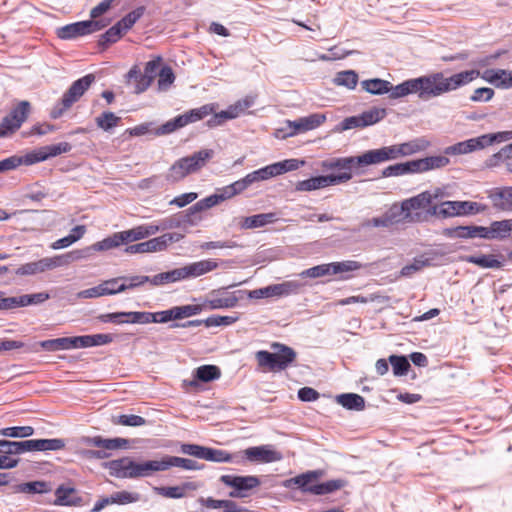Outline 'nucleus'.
I'll return each mask as SVG.
<instances>
[{
	"label": "nucleus",
	"mask_w": 512,
	"mask_h": 512,
	"mask_svg": "<svg viewBox=\"0 0 512 512\" xmlns=\"http://www.w3.org/2000/svg\"><path fill=\"white\" fill-rule=\"evenodd\" d=\"M166 461H167V470H169L171 467H179L184 470L200 469V465L198 464V462H196L195 460H192V459L166 455Z\"/></svg>",
	"instance_id": "51"
},
{
	"label": "nucleus",
	"mask_w": 512,
	"mask_h": 512,
	"mask_svg": "<svg viewBox=\"0 0 512 512\" xmlns=\"http://www.w3.org/2000/svg\"><path fill=\"white\" fill-rule=\"evenodd\" d=\"M121 281L117 284L118 293L124 292L128 289H133L148 283L149 276L136 275V276H123L120 277Z\"/></svg>",
	"instance_id": "47"
},
{
	"label": "nucleus",
	"mask_w": 512,
	"mask_h": 512,
	"mask_svg": "<svg viewBox=\"0 0 512 512\" xmlns=\"http://www.w3.org/2000/svg\"><path fill=\"white\" fill-rule=\"evenodd\" d=\"M442 195L440 189L424 191L416 196L402 201L408 223H422L427 221L432 212V201Z\"/></svg>",
	"instance_id": "3"
},
{
	"label": "nucleus",
	"mask_w": 512,
	"mask_h": 512,
	"mask_svg": "<svg viewBox=\"0 0 512 512\" xmlns=\"http://www.w3.org/2000/svg\"><path fill=\"white\" fill-rule=\"evenodd\" d=\"M275 213H262L256 214L248 217H241L238 219V226L240 229H255L264 227L267 224L273 223L276 221Z\"/></svg>",
	"instance_id": "26"
},
{
	"label": "nucleus",
	"mask_w": 512,
	"mask_h": 512,
	"mask_svg": "<svg viewBox=\"0 0 512 512\" xmlns=\"http://www.w3.org/2000/svg\"><path fill=\"white\" fill-rule=\"evenodd\" d=\"M17 491L30 494H46L52 491V487L45 481H32L20 484Z\"/></svg>",
	"instance_id": "46"
},
{
	"label": "nucleus",
	"mask_w": 512,
	"mask_h": 512,
	"mask_svg": "<svg viewBox=\"0 0 512 512\" xmlns=\"http://www.w3.org/2000/svg\"><path fill=\"white\" fill-rule=\"evenodd\" d=\"M220 481L225 485L232 487L233 490L229 493L232 498L246 497V492L259 486L260 480L256 476H236V475H222Z\"/></svg>",
	"instance_id": "11"
},
{
	"label": "nucleus",
	"mask_w": 512,
	"mask_h": 512,
	"mask_svg": "<svg viewBox=\"0 0 512 512\" xmlns=\"http://www.w3.org/2000/svg\"><path fill=\"white\" fill-rule=\"evenodd\" d=\"M218 267V263L215 260L207 259L198 262H193L188 265L181 267L183 278H196L207 274Z\"/></svg>",
	"instance_id": "24"
},
{
	"label": "nucleus",
	"mask_w": 512,
	"mask_h": 512,
	"mask_svg": "<svg viewBox=\"0 0 512 512\" xmlns=\"http://www.w3.org/2000/svg\"><path fill=\"white\" fill-rule=\"evenodd\" d=\"M70 338V350L79 348H89L96 346H103L113 341L111 334H93L74 336Z\"/></svg>",
	"instance_id": "22"
},
{
	"label": "nucleus",
	"mask_w": 512,
	"mask_h": 512,
	"mask_svg": "<svg viewBox=\"0 0 512 512\" xmlns=\"http://www.w3.org/2000/svg\"><path fill=\"white\" fill-rule=\"evenodd\" d=\"M183 237L184 236L180 233H167L145 241L146 252L152 253L163 251L168 247L169 244L179 242L181 239H183Z\"/></svg>",
	"instance_id": "29"
},
{
	"label": "nucleus",
	"mask_w": 512,
	"mask_h": 512,
	"mask_svg": "<svg viewBox=\"0 0 512 512\" xmlns=\"http://www.w3.org/2000/svg\"><path fill=\"white\" fill-rule=\"evenodd\" d=\"M196 486L193 483H185L182 486L173 487H155L154 491L166 498L179 499L186 496L187 490H195Z\"/></svg>",
	"instance_id": "36"
},
{
	"label": "nucleus",
	"mask_w": 512,
	"mask_h": 512,
	"mask_svg": "<svg viewBox=\"0 0 512 512\" xmlns=\"http://www.w3.org/2000/svg\"><path fill=\"white\" fill-rule=\"evenodd\" d=\"M72 262L70 252H68L63 255L46 257L35 262L23 264L16 269L15 273L19 276H31L57 267L69 265Z\"/></svg>",
	"instance_id": "7"
},
{
	"label": "nucleus",
	"mask_w": 512,
	"mask_h": 512,
	"mask_svg": "<svg viewBox=\"0 0 512 512\" xmlns=\"http://www.w3.org/2000/svg\"><path fill=\"white\" fill-rule=\"evenodd\" d=\"M464 259L466 262L473 263L481 268L498 269V268L502 267V262L499 261L492 254L470 255V256H466Z\"/></svg>",
	"instance_id": "39"
},
{
	"label": "nucleus",
	"mask_w": 512,
	"mask_h": 512,
	"mask_svg": "<svg viewBox=\"0 0 512 512\" xmlns=\"http://www.w3.org/2000/svg\"><path fill=\"white\" fill-rule=\"evenodd\" d=\"M120 281L121 278L105 280L97 286L80 291L77 294V297L82 299H90L118 294L117 284Z\"/></svg>",
	"instance_id": "19"
},
{
	"label": "nucleus",
	"mask_w": 512,
	"mask_h": 512,
	"mask_svg": "<svg viewBox=\"0 0 512 512\" xmlns=\"http://www.w3.org/2000/svg\"><path fill=\"white\" fill-rule=\"evenodd\" d=\"M321 166L325 170L339 169L342 172H351L352 167L357 166L356 156L326 160Z\"/></svg>",
	"instance_id": "38"
},
{
	"label": "nucleus",
	"mask_w": 512,
	"mask_h": 512,
	"mask_svg": "<svg viewBox=\"0 0 512 512\" xmlns=\"http://www.w3.org/2000/svg\"><path fill=\"white\" fill-rule=\"evenodd\" d=\"M148 323H167L176 320L174 307L159 312H147Z\"/></svg>",
	"instance_id": "63"
},
{
	"label": "nucleus",
	"mask_w": 512,
	"mask_h": 512,
	"mask_svg": "<svg viewBox=\"0 0 512 512\" xmlns=\"http://www.w3.org/2000/svg\"><path fill=\"white\" fill-rule=\"evenodd\" d=\"M493 239L502 240L512 232V219L494 221L491 223Z\"/></svg>",
	"instance_id": "50"
},
{
	"label": "nucleus",
	"mask_w": 512,
	"mask_h": 512,
	"mask_svg": "<svg viewBox=\"0 0 512 512\" xmlns=\"http://www.w3.org/2000/svg\"><path fill=\"white\" fill-rule=\"evenodd\" d=\"M428 146L429 142L426 139L418 138L405 143L390 145V149L393 160H397L423 151Z\"/></svg>",
	"instance_id": "20"
},
{
	"label": "nucleus",
	"mask_w": 512,
	"mask_h": 512,
	"mask_svg": "<svg viewBox=\"0 0 512 512\" xmlns=\"http://www.w3.org/2000/svg\"><path fill=\"white\" fill-rule=\"evenodd\" d=\"M255 103V96L247 95L244 98L236 101L228 106L226 110L218 113L215 111L212 118L207 121L209 127H217L223 125L226 121L236 119L246 112L247 109L252 107Z\"/></svg>",
	"instance_id": "9"
},
{
	"label": "nucleus",
	"mask_w": 512,
	"mask_h": 512,
	"mask_svg": "<svg viewBox=\"0 0 512 512\" xmlns=\"http://www.w3.org/2000/svg\"><path fill=\"white\" fill-rule=\"evenodd\" d=\"M95 121L99 128L108 131L118 125L120 118L113 112L107 111L98 116Z\"/></svg>",
	"instance_id": "58"
},
{
	"label": "nucleus",
	"mask_w": 512,
	"mask_h": 512,
	"mask_svg": "<svg viewBox=\"0 0 512 512\" xmlns=\"http://www.w3.org/2000/svg\"><path fill=\"white\" fill-rule=\"evenodd\" d=\"M325 120L326 116L318 113L301 117L294 121L288 120L286 125L289 128V132H287L285 136H294L298 133L313 130L319 127Z\"/></svg>",
	"instance_id": "13"
},
{
	"label": "nucleus",
	"mask_w": 512,
	"mask_h": 512,
	"mask_svg": "<svg viewBox=\"0 0 512 512\" xmlns=\"http://www.w3.org/2000/svg\"><path fill=\"white\" fill-rule=\"evenodd\" d=\"M385 214L390 225L399 223H408L406 212L402 202L392 204L386 211Z\"/></svg>",
	"instance_id": "48"
},
{
	"label": "nucleus",
	"mask_w": 512,
	"mask_h": 512,
	"mask_svg": "<svg viewBox=\"0 0 512 512\" xmlns=\"http://www.w3.org/2000/svg\"><path fill=\"white\" fill-rule=\"evenodd\" d=\"M34 429L31 426L7 427L0 431V435L13 438H25L33 435Z\"/></svg>",
	"instance_id": "60"
},
{
	"label": "nucleus",
	"mask_w": 512,
	"mask_h": 512,
	"mask_svg": "<svg viewBox=\"0 0 512 512\" xmlns=\"http://www.w3.org/2000/svg\"><path fill=\"white\" fill-rule=\"evenodd\" d=\"M363 127L374 125L381 121L386 116L384 108H372L360 114Z\"/></svg>",
	"instance_id": "53"
},
{
	"label": "nucleus",
	"mask_w": 512,
	"mask_h": 512,
	"mask_svg": "<svg viewBox=\"0 0 512 512\" xmlns=\"http://www.w3.org/2000/svg\"><path fill=\"white\" fill-rule=\"evenodd\" d=\"M475 70L462 71L446 77L442 72H435L418 78L408 79L396 86L391 84L389 97L398 99L410 94H417L419 99L427 101L443 94L457 90L477 79Z\"/></svg>",
	"instance_id": "1"
},
{
	"label": "nucleus",
	"mask_w": 512,
	"mask_h": 512,
	"mask_svg": "<svg viewBox=\"0 0 512 512\" xmlns=\"http://www.w3.org/2000/svg\"><path fill=\"white\" fill-rule=\"evenodd\" d=\"M415 173H417L415 160H411L405 163H397L394 165L387 166L386 168L383 169L382 176L392 177Z\"/></svg>",
	"instance_id": "34"
},
{
	"label": "nucleus",
	"mask_w": 512,
	"mask_h": 512,
	"mask_svg": "<svg viewBox=\"0 0 512 512\" xmlns=\"http://www.w3.org/2000/svg\"><path fill=\"white\" fill-rule=\"evenodd\" d=\"M240 297L237 296V292H221L216 294L212 292L203 304L204 309L215 310V309H226L233 308L237 305Z\"/></svg>",
	"instance_id": "18"
},
{
	"label": "nucleus",
	"mask_w": 512,
	"mask_h": 512,
	"mask_svg": "<svg viewBox=\"0 0 512 512\" xmlns=\"http://www.w3.org/2000/svg\"><path fill=\"white\" fill-rule=\"evenodd\" d=\"M459 212V201H444L439 205L432 206V212L430 214L448 218L460 216Z\"/></svg>",
	"instance_id": "42"
},
{
	"label": "nucleus",
	"mask_w": 512,
	"mask_h": 512,
	"mask_svg": "<svg viewBox=\"0 0 512 512\" xmlns=\"http://www.w3.org/2000/svg\"><path fill=\"white\" fill-rule=\"evenodd\" d=\"M218 105L215 103L205 104L199 108L192 109L182 115L173 118L176 129L185 127L190 123L197 122L216 111Z\"/></svg>",
	"instance_id": "15"
},
{
	"label": "nucleus",
	"mask_w": 512,
	"mask_h": 512,
	"mask_svg": "<svg viewBox=\"0 0 512 512\" xmlns=\"http://www.w3.org/2000/svg\"><path fill=\"white\" fill-rule=\"evenodd\" d=\"M489 198L494 208L501 211H512V187L497 188Z\"/></svg>",
	"instance_id": "28"
},
{
	"label": "nucleus",
	"mask_w": 512,
	"mask_h": 512,
	"mask_svg": "<svg viewBox=\"0 0 512 512\" xmlns=\"http://www.w3.org/2000/svg\"><path fill=\"white\" fill-rule=\"evenodd\" d=\"M322 471H309L298 475V480H296V486L300 488L303 492L310 493V489L313 488L316 481L322 476Z\"/></svg>",
	"instance_id": "49"
},
{
	"label": "nucleus",
	"mask_w": 512,
	"mask_h": 512,
	"mask_svg": "<svg viewBox=\"0 0 512 512\" xmlns=\"http://www.w3.org/2000/svg\"><path fill=\"white\" fill-rule=\"evenodd\" d=\"M213 155V150L202 149L194 152L189 156L178 159L171 165L168 172L166 173V180L170 183H176L191 174L199 172L203 167L206 166Z\"/></svg>",
	"instance_id": "2"
},
{
	"label": "nucleus",
	"mask_w": 512,
	"mask_h": 512,
	"mask_svg": "<svg viewBox=\"0 0 512 512\" xmlns=\"http://www.w3.org/2000/svg\"><path fill=\"white\" fill-rule=\"evenodd\" d=\"M123 245L122 236L120 232H115L111 236L98 241L91 246L83 249L73 250L70 252L72 261H79L81 259L89 258L94 251H107Z\"/></svg>",
	"instance_id": "12"
},
{
	"label": "nucleus",
	"mask_w": 512,
	"mask_h": 512,
	"mask_svg": "<svg viewBox=\"0 0 512 512\" xmlns=\"http://www.w3.org/2000/svg\"><path fill=\"white\" fill-rule=\"evenodd\" d=\"M175 81L173 70L169 66H164L158 73V88L161 91H167Z\"/></svg>",
	"instance_id": "57"
},
{
	"label": "nucleus",
	"mask_w": 512,
	"mask_h": 512,
	"mask_svg": "<svg viewBox=\"0 0 512 512\" xmlns=\"http://www.w3.org/2000/svg\"><path fill=\"white\" fill-rule=\"evenodd\" d=\"M272 348L274 352L261 350L256 353L259 366L280 371L286 369L296 358L295 351L286 345L274 343Z\"/></svg>",
	"instance_id": "4"
},
{
	"label": "nucleus",
	"mask_w": 512,
	"mask_h": 512,
	"mask_svg": "<svg viewBox=\"0 0 512 512\" xmlns=\"http://www.w3.org/2000/svg\"><path fill=\"white\" fill-rule=\"evenodd\" d=\"M37 346H40L43 350L46 351H60V350H70V338L69 337H62L57 339H51V340H44L39 342L38 344L33 345L30 348L31 352H38L39 349Z\"/></svg>",
	"instance_id": "35"
},
{
	"label": "nucleus",
	"mask_w": 512,
	"mask_h": 512,
	"mask_svg": "<svg viewBox=\"0 0 512 512\" xmlns=\"http://www.w3.org/2000/svg\"><path fill=\"white\" fill-rule=\"evenodd\" d=\"M144 9L142 7L135 9L123 17L117 24L123 32L129 30L136 21L143 15Z\"/></svg>",
	"instance_id": "64"
},
{
	"label": "nucleus",
	"mask_w": 512,
	"mask_h": 512,
	"mask_svg": "<svg viewBox=\"0 0 512 512\" xmlns=\"http://www.w3.org/2000/svg\"><path fill=\"white\" fill-rule=\"evenodd\" d=\"M361 86L363 90L373 95H383L391 90V83L380 78L363 80Z\"/></svg>",
	"instance_id": "37"
},
{
	"label": "nucleus",
	"mask_w": 512,
	"mask_h": 512,
	"mask_svg": "<svg viewBox=\"0 0 512 512\" xmlns=\"http://www.w3.org/2000/svg\"><path fill=\"white\" fill-rule=\"evenodd\" d=\"M55 500L53 505L55 506H68L77 507L83 503L82 497H80L74 487L60 485L55 490Z\"/></svg>",
	"instance_id": "23"
},
{
	"label": "nucleus",
	"mask_w": 512,
	"mask_h": 512,
	"mask_svg": "<svg viewBox=\"0 0 512 512\" xmlns=\"http://www.w3.org/2000/svg\"><path fill=\"white\" fill-rule=\"evenodd\" d=\"M333 83L353 90L358 83V74L354 70L340 71L335 75Z\"/></svg>",
	"instance_id": "45"
},
{
	"label": "nucleus",
	"mask_w": 512,
	"mask_h": 512,
	"mask_svg": "<svg viewBox=\"0 0 512 512\" xmlns=\"http://www.w3.org/2000/svg\"><path fill=\"white\" fill-rule=\"evenodd\" d=\"M302 284L296 280L284 281L278 284L267 286L269 297H284L296 294L301 289Z\"/></svg>",
	"instance_id": "30"
},
{
	"label": "nucleus",
	"mask_w": 512,
	"mask_h": 512,
	"mask_svg": "<svg viewBox=\"0 0 512 512\" xmlns=\"http://www.w3.org/2000/svg\"><path fill=\"white\" fill-rule=\"evenodd\" d=\"M83 444L101 448L100 450L78 449L77 454L85 460L106 459L110 457L108 450L126 448L128 440L124 438L105 439L101 436L85 437Z\"/></svg>",
	"instance_id": "5"
},
{
	"label": "nucleus",
	"mask_w": 512,
	"mask_h": 512,
	"mask_svg": "<svg viewBox=\"0 0 512 512\" xmlns=\"http://www.w3.org/2000/svg\"><path fill=\"white\" fill-rule=\"evenodd\" d=\"M94 81L95 76L93 74H87L73 82L70 88L63 95L61 102L55 105L51 110V117L53 119L61 117L66 110H68L84 95Z\"/></svg>",
	"instance_id": "6"
},
{
	"label": "nucleus",
	"mask_w": 512,
	"mask_h": 512,
	"mask_svg": "<svg viewBox=\"0 0 512 512\" xmlns=\"http://www.w3.org/2000/svg\"><path fill=\"white\" fill-rule=\"evenodd\" d=\"M450 160L444 155L430 156L415 160L417 173L439 169L447 166Z\"/></svg>",
	"instance_id": "32"
},
{
	"label": "nucleus",
	"mask_w": 512,
	"mask_h": 512,
	"mask_svg": "<svg viewBox=\"0 0 512 512\" xmlns=\"http://www.w3.org/2000/svg\"><path fill=\"white\" fill-rule=\"evenodd\" d=\"M482 144L480 141V137L470 138L466 141L458 142L454 145H451L445 149V154L447 155H462L471 153L477 150H481Z\"/></svg>",
	"instance_id": "31"
},
{
	"label": "nucleus",
	"mask_w": 512,
	"mask_h": 512,
	"mask_svg": "<svg viewBox=\"0 0 512 512\" xmlns=\"http://www.w3.org/2000/svg\"><path fill=\"white\" fill-rule=\"evenodd\" d=\"M476 71V69H474ZM479 73L478 77H481L484 81L494 85L497 88L508 89L512 88V71L505 69H487L484 72Z\"/></svg>",
	"instance_id": "21"
},
{
	"label": "nucleus",
	"mask_w": 512,
	"mask_h": 512,
	"mask_svg": "<svg viewBox=\"0 0 512 512\" xmlns=\"http://www.w3.org/2000/svg\"><path fill=\"white\" fill-rule=\"evenodd\" d=\"M203 310H205L203 303L195 304V305H184V306H175L174 307L176 320L198 315Z\"/></svg>",
	"instance_id": "54"
},
{
	"label": "nucleus",
	"mask_w": 512,
	"mask_h": 512,
	"mask_svg": "<svg viewBox=\"0 0 512 512\" xmlns=\"http://www.w3.org/2000/svg\"><path fill=\"white\" fill-rule=\"evenodd\" d=\"M204 460L217 463H240L239 455H233L222 449L205 448Z\"/></svg>",
	"instance_id": "33"
},
{
	"label": "nucleus",
	"mask_w": 512,
	"mask_h": 512,
	"mask_svg": "<svg viewBox=\"0 0 512 512\" xmlns=\"http://www.w3.org/2000/svg\"><path fill=\"white\" fill-rule=\"evenodd\" d=\"M49 294L40 292L35 294H26L20 296H13L14 308L25 307L28 305L40 304L49 299Z\"/></svg>",
	"instance_id": "43"
},
{
	"label": "nucleus",
	"mask_w": 512,
	"mask_h": 512,
	"mask_svg": "<svg viewBox=\"0 0 512 512\" xmlns=\"http://www.w3.org/2000/svg\"><path fill=\"white\" fill-rule=\"evenodd\" d=\"M277 176L286 172L298 170L305 164L304 160L299 159H286L280 162L273 163Z\"/></svg>",
	"instance_id": "56"
},
{
	"label": "nucleus",
	"mask_w": 512,
	"mask_h": 512,
	"mask_svg": "<svg viewBox=\"0 0 512 512\" xmlns=\"http://www.w3.org/2000/svg\"><path fill=\"white\" fill-rule=\"evenodd\" d=\"M445 235L449 238H476L475 226H458L445 230Z\"/></svg>",
	"instance_id": "55"
},
{
	"label": "nucleus",
	"mask_w": 512,
	"mask_h": 512,
	"mask_svg": "<svg viewBox=\"0 0 512 512\" xmlns=\"http://www.w3.org/2000/svg\"><path fill=\"white\" fill-rule=\"evenodd\" d=\"M161 471H167L166 455L160 459L136 462V478L148 477Z\"/></svg>",
	"instance_id": "27"
},
{
	"label": "nucleus",
	"mask_w": 512,
	"mask_h": 512,
	"mask_svg": "<svg viewBox=\"0 0 512 512\" xmlns=\"http://www.w3.org/2000/svg\"><path fill=\"white\" fill-rule=\"evenodd\" d=\"M112 476L117 478H136V461L130 457L111 460L105 464Z\"/></svg>",
	"instance_id": "16"
},
{
	"label": "nucleus",
	"mask_w": 512,
	"mask_h": 512,
	"mask_svg": "<svg viewBox=\"0 0 512 512\" xmlns=\"http://www.w3.org/2000/svg\"><path fill=\"white\" fill-rule=\"evenodd\" d=\"M389 362L392 365L393 373L396 376L405 375L410 368V364L404 356L391 355L389 357Z\"/></svg>",
	"instance_id": "61"
},
{
	"label": "nucleus",
	"mask_w": 512,
	"mask_h": 512,
	"mask_svg": "<svg viewBox=\"0 0 512 512\" xmlns=\"http://www.w3.org/2000/svg\"><path fill=\"white\" fill-rule=\"evenodd\" d=\"M180 280H184L181 267L150 277L149 283H151L153 286H161Z\"/></svg>",
	"instance_id": "41"
},
{
	"label": "nucleus",
	"mask_w": 512,
	"mask_h": 512,
	"mask_svg": "<svg viewBox=\"0 0 512 512\" xmlns=\"http://www.w3.org/2000/svg\"><path fill=\"white\" fill-rule=\"evenodd\" d=\"M65 447L62 439H36V451H57Z\"/></svg>",
	"instance_id": "59"
},
{
	"label": "nucleus",
	"mask_w": 512,
	"mask_h": 512,
	"mask_svg": "<svg viewBox=\"0 0 512 512\" xmlns=\"http://www.w3.org/2000/svg\"><path fill=\"white\" fill-rule=\"evenodd\" d=\"M353 177L352 172H341L339 174L321 175L311 177L296 183L295 190L299 192H310L333 185L346 183Z\"/></svg>",
	"instance_id": "8"
},
{
	"label": "nucleus",
	"mask_w": 512,
	"mask_h": 512,
	"mask_svg": "<svg viewBox=\"0 0 512 512\" xmlns=\"http://www.w3.org/2000/svg\"><path fill=\"white\" fill-rule=\"evenodd\" d=\"M113 423L122 426L138 427L146 424V420L138 415H119L113 418Z\"/></svg>",
	"instance_id": "62"
},
{
	"label": "nucleus",
	"mask_w": 512,
	"mask_h": 512,
	"mask_svg": "<svg viewBox=\"0 0 512 512\" xmlns=\"http://www.w3.org/2000/svg\"><path fill=\"white\" fill-rule=\"evenodd\" d=\"M243 453L246 459L253 463H272L282 459V454L268 445L250 447Z\"/></svg>",
	"instance_id": "14"
},
{
	"label": "nucleus",
	"mask_w": 512,
	"mask_h": 512,
	"mask_svg": "<svg viewBox=\"0 0 512 512\" xmlns=\"http://www.w3.org/2000/svg\"><path fill=\"white\" fill-rule=\"evenodd\" d=\"M482 148H486L494 143H502L512 140V131H501L497 133L484 134L479 136Z\"/></svg>",
	"instance_id": "52"
},
{
	"label": "nucleus",
	"mask_w": 512,
	"mask_h": 512,
	"mask_svg": "<svg viewBox=\"0 0 512 512\" xmlns=\"http://www.w3.org/2000/svg\"><path fill=\"white\" fill-rule=\"evenodd\" d=\"M106 25L107 23L103 20H86L76 22L59 28L57 35L61 39H72L99 31Z\"/></svg>",
	"instance_id": "10"
},
{
	"label": "nucleus",
	"mask_w": 512,
	"mask_h": 512,
	"mask_svg": "<svg viewBox=\"0 0 512 512\" xmlns=\"http://www.w3.org/2000/svg\"><path fill=\"white\" fill-rule=\"evenodd\" d=\"M331 264V273L332 275H341V279H347L348 277L344 274L350 273L362 268V264L358 261L354 260H346L341 262H332Z\"/></svg>",
	"instance_id": "44"
},
{
	"label": "nucleus",
	"mask_w": 512,
	"mask_h": 512,
	"mask_svg": "<svg viewBox=\"0 0 512 512\" xmlns=\"http://www.w3.org/2000/svg\"><path fill=\"white\" fill-rule=\"evenodd\" d=\"M221 376L220 369L215 365H202L194 371V379L184 380V386L195 387L198 381L210 382L218 379Z\"/></svg>",
	"instance_id": "25"
},
{
	"label": "nucleus",
	"mask_w": 512,
	"mask_h": 512,
	"mask_svg": "<svg viewBox=\"0 0 512 512\" xmlns=\"http://www.w3.org/2000/svg\"><path fill=\"white\" fill-rule=\"evenodd\" d=\"M387 161H393L390 146H383L378 149H372L356 156L357 166L377 165Z\"/></svg>",
	"instance_id": "17"
},
{
	"label": "nucleus",
	"mask_w": 512,
	"mask_h": 512,
	"mask_svg": "<svg viewBox=\"0 0 512 512\" xmlns=\"http://www.w3.org/2000/svg\"><path fill=\"white\" fill-rule=\"evenodd\" d=\"M337 403L349 410L361 411L365 408V400L362 396L353 393L338 395Z\"/></svg>",
	"instance_id": "40"
}]
</instances>
